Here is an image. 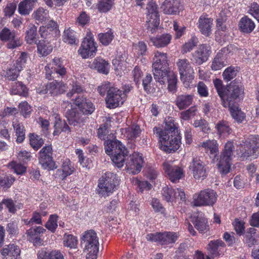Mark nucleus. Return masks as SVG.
Instances as JSON below:
<instances>
[{
  "label": "nucleus",
  "instance_id": "nucleus-1",
  "mask_svg": "<svg viewBox=\"0 0 259 259\" xmlns=\"http://www.w3.org/2000/svg\"><path fill=\"white\" fill-rule=\"evenodd\" d=\"M81 244L87 253V259H96L99 252V240L96 233L93 230L85 231L81 238Z\"/></svg>",
  "mask_w": 259,
  "mask_h": 259
},
{
  "label": "nucleus",
  "instance_id": "nucleus-2",
  "mask_svg": "<svg viewBox=\"0 0 259 259\" xmlns=\"http://www.w3.org/2000/svg\"><path fill=\"white\" fill-rule=\"evenodd\" d=\"M160 134H154L158 138L159 146L161 150L166 153H172L177 151L181 145V136L171 133V135L166 134V132H159Z\"/></svg>",
  "mask_w": 259,
  "mask_h": 259
},
{
  "label": "nucleus",
  "instance_id": "nucleus-3",
  "mask_svg": "<svg viewBox=\"0 0 259 259\" xmlns=\"http://www.w3.org/2000/svg\"><path fill=\"white\" fill-rule=\"evenodd\" d=\"M217 198L218 195L214 190L205 189L193 195L192 203L195 206H212Z\"/></svg>",
  "mask_w": 259,
  "mask_h": 259
},
{
  "label": "nucleus",
  "instance_id": "nucleus-4",
  "mask_svg": "<svg viewBox=\"0 0 259 259\" xmlns=\"http://www.w3.org/2000/svg\"><path fill=\"white\" fill-rule=\"evenodd\" d=\"M234 148L233 143L231 141H228L225 145L217 164L219 171L222 174H226L230 171L232 164Z\"/></svg>",
  "mask_w": 259,
  "mask_h": 259
},
{
  "label": "nucleus",
  "instance_id": "nucleus-5",
  "mask_svg": "<svg viewBox=\"0 0 259 259\" xmlns=\"http://www.w3.org/2000/svg\"><path fill=\"white\" fill-rule=\"evenodd\" d=\"M225 98L222 99L223 106L227 108L235 105L236 100L242 99L244 96V89L241 85L231 83L225 90Z\"/></svg>",
  "mask_w": 259,
  "mask_h": 259
},
{
  "label": "nucleus",
  "instance_id": "nucleus-6",
  "mask_svg": "<svg viewBox=\"0 0 259 259\" xmlns=\"http://www.w3.org/2000/svg\"><path fill=\"white\" fill-rule=\"evenodd\" d=\"M259 154V136H250L240 147L238 154L243 157H255Z\"/></svg>",
  "mask_w": 259,
  "mask_h": 259
},
{
  "label": "nucleus",
  "instance_id": "nucleus-7",
  "mask_svg": "<svg viewBox=\"0 0 259 259\" xmlns=\"http://www.w3.org/2000/svg\"><path fill=\"white\" fill-rule=\"evenodd\" d=\"M114 179L115 175L113 173L107 172L104 174L99 180L98 193L104 197L112 194L116 187Z\"/></svg>",
  "mask_w": 259,
  "mask_h": 259
},
{
  "label": "nucleus",
  "instance_id": "nucleus-8",
  "mask_svg": "<svg viewBox=\"0 0 259 259\" xmlns=\"http://www.w3.org/2000/svg\"><path fill=\"white\" fill-rule=\"evenodd\" d=\"M146 9L147 27L153 33L159 26L160 21L157 6L154 2L150 1L147 4Z\"/></svg>",
  "mask_w": 259,
  "mask_h": 259
},
{
  "label": "nucleus",
  "instance_id": "nucleus-9",
  "mask_svg": "<svg viewBox=\"0 0 259 259\" xmlns=\"http://www.w3.org/2000/svg\"><path fill=\"white\" fill-rule=\"evenodd\" d=\"M97 50V47L92 33L90 32H88L78 51L79 54L82 58L86 59L94 56Z\"/></svg>",
  "mask_w": 259,
  "mask_h": 259
},
{
  "label": "nucleus",
  "instance_id": "nucleus-10",
  "mask_svg": "<svg viewBox=\"0 0 259 259\" xmlns=\"http://www.w3.org/2000/svg\"><path fill=\"white\" fill-rule=\"evenodd\" d=\"M178 238L177 233L164 232L163 233H150L146 236L147 240L158 242L162 245H168L175 243Z\"/></svg>",
  "mask_w": 259,
  "mask_h": 259
},
{
  "label": "nucleus",
  "instance_id": "nucleus-11",
  "mask_svg": "<svg viewBox=\"0 0 259 259\" xmlns=\"http://www.w3.org/2000/svg\"><path fill=\"white\" fill-rule=\"evenodd\" d=\"M143 163L142 155L138 152H134L127 156L125 162V168L130 173L137 174L141 170Z\"/></svg>",
  "mask_w": 259,
  "mask_h": 259
},
{
  "label": "nucleus",
  "instance_id": "nucleus-12",
  "mask_svg": "<svg viewBox=\"0 0 259 259\" xmlns=\"http://www.w3.org/2000/svg\"><path fill=\"white\" fill-rule=\"evenodd\" d=\"M125 95L124 93L114 87L109 90L106 98L107 107L109 108H115L123 104Z\"/></svg>",
  "mask_w": 259,
  "mask_h": 259
},
{
  "label": "nucleus",
  "instance_id": "nucleus-13",
  "mask_svg": "<svg viewBox=\"0 0 259 259\" xmlns=\"http://www.w3.org/2000/svg\"><path fill=\"white\" fill-rule=\"evenodd\" d=\"M163 169L173 183L178 182L184 176L183 169L174 164L172 161H166L163 163Z\"/></svg>",
  "mask_w": 259,
  "mask_h": 259
},
{
  "label": "nucleus",
  "instance_id": "nucleus-14",
  "mask_svg": "<svg viewBox=\"0 0 259 259\" xmlns=\"http://www.w3.org/2000/svg\"><path fill=\"white\" fill-rule=\"evenodd\" d=\"M45 70L46 78L49 80L54 78L55 73L58 74L60 76H63L66 73V69L62 65L59 58H55L52 62L49 63L45 67Z\"/></svg>",
  "mask_w": 259,
  "mask_h": 259
},
{
  "label": "nucleus",
  "instance_id": "nucleus-15",
  "mask_svg": "<svg viewBox=\"0 0 259 259\" xmlns=\"http://www.w3.org/2000/svg\"><path fill=\"white\" fill-rule=\"evenodd\" d=\"M0 39L7 41L8 49H15L22 45V41L16 35L15 31H11L7 27H4L0 32Z\"/></svg>",
  "mask_w": 259,
  "mask_h": 259
},
{
  "label": "nucleus",
  "instance_id": "nucleus-16",
  "mask_svg": "<svg viewBox=\"0 0 259 259\" xmlns=\"http://www.w3.org/2000/svg\"><path fill=\"white\" fill-rule=\"evenodd\" d=\"M189 169L196 180H203L207 177V169L204 163L199 158H193Z\"/></svg>",
  "mask_w": 259,
  "mask_h": 259
},
{
  "label": "nucleus",
  "instance_id": "nucleus-17",
  "mask_svg": "<svg viewBox=\"0 0 259 259\" xmlns=\"http://www.w3.org/2000/svg\"><path fill=\"white\" fill-rule=\"evenodd\" d=\"M163 199L167 202L172 203L177 198H180L182 201H186L185 193L183 190L180 188L173 189L165 186L162 190Z\"/></svg>",
  "mask_w": 259,
  "mask_h": 259
},
{
  "label": "nucleus",
  "instance_id": "nucleus-18",
  "mask_svg": "<svg viewBox=\"0 0 259 259\" xmlns=\"http://www.w3.org/2000/svg\"><path fill=\"white\" fill-rule=\"evenodd\" d=\"M177 65L182 80L184 82H189L193 79V69L187 59H179L177 62Z\"/></svg>",
  "mask_w": 259,
  "mask_h": 259
},
{
  "label": "nucleus",
  "instance_id": "nucleus-19",
  "mask_svg": "<svg viewBox=\"0 0 259 259\" xmlns=\"http://www.w3.org/2000/svg\"><path fill=\"white\" fill-rule=\"evenodd\" d=\"M88 114H84L76 108L68 110L66 117L70 125L76 126L85 122Z\"/></svg>",
  "mask_w": 259,
  "mask_h": 259
},
{
  "label": "nucleus",
  "instance_id": "nucleus-20",
  "mask_svg": "<svg viewBox=\"0 0 259 259\" xmlns=\"http://www.w3.org/2000/svg\"><path fill=\"white\" fill-rule=\"evenodd\" d=\"M39 162L44 169H51L54 163L52 157V148L51 145L44 146L39 151Z\"/></svg>",
  "mask_w": 259,
  "mask_h": 259
},
{
  "label": "nucleus",
  "instance_id": "nucleus-21",
  "mask_svg": "<svg viewBox=\"0 0 259 259\" xmlns=\"http://www.w3.org/2000/svg\"><path fill=\"white\" fill-rule=\"evenodd\" d=\"M210 53V47L202 45L192 54L191 60L196 65H201L208 60Z\"/></svg>",
  "mask_w": 259,
  "mask_h": 259
},
{
  "label": "nucleus",
  "instance_id": "nucleus-22",
  "mask_svg": "<svg viewBox=\"0 0 259 259\" xmlns=\"http://www.w3.org/2000/svg\"><path fill=\"white\" fill-rule=\"evenodd\" d=\"M74 103L78 107L77 109H80L84 114L91 115L95 111V107L93 104L83 96L76 97Z\"/></svg>",
  "mask_w": 259,
  "mask_h": 259
},
{
  "label": "nucleus",
  "instance_id": "nucleus-23",
  "mask_svg": "<svg viewBox=\"0 0 259 259\" xmlns=\"http://www.w3.org/2000/svg\"><path fill=\"white\" fill-rule=\"evenodd\" d=\"M167 56L166 53L157 51L154 52L153 58V69L164 68V70L168 67Z\"/></svg>",
  "mask_w": 259,
  "mask_h": 259
},
{
  "label": "nucleus",
  "instance_id": "nucleus-24",
  "mask_svg": "<svg viewBox=\"0 0 259 259\" xmlns=\"http://www.w3.org/2000/svg\"><path fill=\"white\" fill-rule=\"evenodd\" d=\"M193 101V95L181 94L176 97L175 103L179 110H184L191 106Z\"/></svg>",
  "mask_w": 259,
  "mask_h": 259
},
{
  "label": "nucleus",
  "instance_id": "nucleus-25",
  "mask_svg": "<svg viewBox=\"0 0 259 259\" xmlns=\"http://www.w3.org/2000/svg\"><path fill=\"white\" fill-rule=\"evenodd\" d=\"M181 7V3L178 1L165 0L161 8L165 14L176 15L179 13Z\"/></svg>",
  "mask_w": 259,
  "mask_h": 259
},
{
  "label": "nucleus",
  "instance_id": "nucleus-26",
  "mask_svg": "<svg viewBox=\"0 0 259 259\" xmlns=\"http://www.w3.org/2000/svg\"><path fill=\"white\" fill-rule=\"evenodd\" d=\"M46 229L40 226L31 228L26 232L29 241L32 242L34 245H40L42 240L40 239L39 235L44 233Z\"/></svg>",
  "mask_w": 259,
  "mask_h": 259
},
{
  "label": "nucleus",
  "instance_id": "nucleus-27",
  "mask_svg": "<svg viewBox=\"0 0 259 259\" xmlns=\"http://www.w3.org/2000/svg\"><path fill=\"white\" fill-rule=\"evenodd\" d=\"M4 258L18 259L20 256V249L18 246L13 244L5 246L1 251Z\"/></svg>",
  "mask_w": 259,
  "mask_h": 259
},
{
  "label": "nucleus",
  "instance_id": "nucleus-28",
  "mask_svg": "<svg viewBox=\"0 0 259 259\" xmlns=\"http://www.w3.org/2000/svg\"><path fill=\"white\" fill-rule=\"evenodd\" d=\"M212 19L208 18L206 15L201 16L197 23L199 30L204 35L209 36L211 33Z\"/></svg>",
  "mask_w": 259,
  "mask_h": 259
},
{
  "label": "nucleus",
  "instance_id": "nucleus-29",
  "mask_svg": "<svg viewBox=\"0 0 259 259\" xmlns=\"http://www.w3.org/2000/svg\"><path fill=\"white\" fill-rule=\"evenodd\" d=\"M201 147L213 159L219 154V144L215 140H208L202 142Z\"/></svg>",
  "mask_w": 259,
  "mask_h": 259
},
{
  "label": "nucleus",
  "instance_id": "nucleus-30",
  "mask_svg": "<svg viewBox=\"0 0 259 259\" xmlns=\"http://www.w3.org/2000/svg\"><path fill=\"white\" fill-rule=\"evenodd\" d=\"M104 145L105 152L110 156L116 152L121 151L124 147L121 143L117 140H107L105 141Z\"/></svg>",
  "mask_w": 259,
  "mask_h": 259
},
{
  "label": "nucleus",
  "instance_id": "nucleus-31",
  "mask_svg": "<svg viewBox=\"0 0 259 259\" xmlns=\"http://www.w3.org/2000/svg\"><path fill=\"white\" fill-rule=\"evenodd\" d=\"M65 91V84L61 82L54 81L46 86V89L42 91V94H50L52 95H56L58 94L63 93Z\"/></svg>",
  "mask_w": 259,
  "mask_h": 259
},
{
  "label": "nucleus",
  "instance_id": "nucleus-32",
  "mask_svg": "<svg viewBox=\"0 0 259 259\" xmlns=\"http://www.w3.org/2000/svg\"><path fill=\"white\" fill-rule=\"evenodd\" d=\"M225 246L224 242L221 240L210 241L207 245V250L212 257L219 256L220 252Z\"/></svg>",
  "mask_w": 259,
  "mask_h": 259
},
{
  "label": "nucleus",
  "instance_id": "nucleus-33",
  "mask_svg": "<svg viewBox=\"0 0 259 259\" xmlns=\"http://www.w3.org/2000/svg\"><path fill=\"white\" fill-rule=\"evenodd\" d=\"M154 134H160L159 132H166V134L171 135V133H175V135H179L174 120L168 118L165 121V126L164 129L160 127H154L153 129Z\"/></svg>",
  "mask_w": 259,
  "mask_h": 259
},
{
  "label": "nucleus",
  "instance_id": "nucleus-34",
  "mask_svg": "<svg viewBox=\"0 0 259 259\" xmlns=\"http://www.w3.org/2000/svg\"><path fill=\"white\" fill-rule=\"evenodd\" d=\"M37 259H64V256L59 250L47 251L43 249L38 252Z\"/></svg>",
  "mask_w": 259,
  "mask_h": 259
},
{
  "label": "nucleus",
  "instance_id": "nucleus-35",
  "mask_svg": "<svg viewBox=\"0 0 259 259\" xmlns=\"http://www.w3.org/2000/svg\"><path fill=\"white\" fill-rule=\"evenodd\" d=\"M37 1L23 0L18 5V12L22 15H28L32 11Z\"/></svg>",
  "mask_w": 259,
  "mask_h": 259
},
{
  "label": "nucleus",
  "instance_id": "nucleus-36",
  "mask_svg": "<svg viewBox=\"0 0 259 259\" xmlns=\"http://www.w3.org/2000/svg\"><path fill=\"white\" fill-rule=\"evenodd\" d=\"M171 39V36L169 34H163L161 35L151 37L150 41L153 46L157 48H163L167 46Z\"/></svg>",
  "mask_w": 259,
  "mask_h": 259
},
{
  "label": "nucleus",
  "instance_id": "nucleus-37",
  "mask_svg": "<svg viewBox=\"0 0 259 259\" xmlns=\"http://www.w3.org/2000/svg\"><path fill=\"white\" fill-rule=\"evenodd\" d=\"M154 78L156 81L159 82L160 84H164L169 77L170 71L169 67L164 70V68L153 69Z\"/></svg>",
  "mask_w": 259,
  "mask_h": 259
},
{
  "label": "nucleus",
  "instance_id": "nucleus-38",
  "mask_svg": "<svg viewBox=\"0 0 259 259\" xmlns=\"http://www.w3.org/2000/svg\"><path fill=\"white\" fill-rule=\"evenodd\" d=\"M192 222L195 228L200 233H205L209 230L207 219L201 215L194 217Z\"/></svg>",
  "mask_w": 259,
  "mask_h": 259
},
{
  "label": "nucleus",
  "instance_id": "nucleus-39",
  "mask_svg": "<svg viewBox=\"0 0 259 259\" xmlns=\"http://www.w3.org/2000/svg\"><path fill=\"white\" fill-rule=\"evenodd\" d=\"M91 68L96 69L98 72L107 74L109 72V64L105 60L101 58L95 59L91 64Z\"/></svg>",
  "mask_w": 259,
  "mask_h": 259
},
{
  "label": "nucleus",
  "instance_id": "nucleus-40",
  "mask_svg": "<svg viewBox=\"0 0 259 259\" xmlns=\"http://www.w3.org/2000/svg\"><path fill=\"white\" fill-rule=\"evenodd\" d=\"M13 127L16 136V142L22 143L25 139V129L24 125L17 121H13Z\"/></svg>",
  "mask_w": 259,
  "mask_h": 259
},
{
  "label": "nucleus",
  "instance_id": "nucleus-41",
  "mask_svg": "<svg viewBox=\"0 0 259 259\" xmlns=\"http://www.w3.org/2000/svg\"><path fill=\"white\" fill-rule=\"evenodd\" d=\"M239 26L241 31L245 33H250L255 28L254 22L247 16H244L240 19Z\"/></svg>",
  "mask_w": 259,
  "mask_h": 259
},
{
  "label": "nucleus",
  "instance_id": "nucleus-42",
  "mask_svg": "<svg viewBox=\"0 0 259 259\" xmlns=\"http://www.w3.org/2000/svg\"><path fill=\"white\" fill-rule=\"evenodd\" d=\"M217 134L220 137L225 138L229 135L231 132V128L230 127L228 123L224 120L219 121L215 126Z\"/></svg>",
  "mask_w": 259,
  "mask_h": 259
},
{
  "label": "nucleus",
  "instance_id": "nucleus-43",
  "mask_svg": "<svg viewBox=\"0 0 259 259\" xmlns=\"http://www.w3.org/2000/svg\"><path fill=\"white\" fill-rule=\"evenodd\" d=\"M125 147H124L121 151L116 152L110 155L113 162L118 168H121L124 165V164H125L126 159L127 157V155H125Z\"/></svg>",
  "mask_w": 259,
  "mask_h": 259
},
{
  "label": "nucleus",
  "instance_id": "nucleus-44",
  "mask_svg": "<svg viewBox=\"0 0 259 259\" xmlns=\"http://www.w3.org/2000/svg\"><path fill=\"white\" fill-rule=\"evenodd\" d=\"M141 132L140 126L133 124L125 129V136L128 140L133 141L140 136Z\"/></svg>",
  "mask_w": 259,
  "mask_h": 259
},
{
  "label": "nucleus",
  "instance_id": "nucleus-45",
  "mask_svg": "<svg viewBox=\"0 0 259 259\" xmlns=\"http://www.w3.org/2000/svg\"><path fill=\"white\" fill-rule=\"evenodd\" d=\"M232 117L238 122H242L245 118V114L235 105L228 106Z\"/></svg>",
  "mask_w": 259,
  "mask_h": 259
},
{
  "label": "nucleus",
  "instance_id": "nucleus-46",
  "mask_svg": "<svg viewBox=\"0 0 259 259\" xmlns=\"http://www.w3.org/2000/svg\"><path fill=\"white\" fill-rule=\"evenodd\" d=\"M37 27L33 24L29 25L26 32L25 40L29 44H35L37 41Z\"/></svg>",
  "mask_w": 259,
  "mask_h": 259
},
{
  "label": "nucleus",
  "instance_id": "nucleus-47",
  "mask_svg": "<svg viewBox=\"0 0 259 259\" xmlns=\"http://www.w3.org/2000/svg\"><path fill=\"white\" fill-rule=\"evenodd\" d=\"M11 93L13 95H19L20 96L26 97L28 94V89L21 82H17L14 83L11 90Z\"/></svg>",
  "mask_w": 259,
  "mask_h": 259
},
{
  "label": "nucleus",
  "instance_id": "nucleus-48",
  "mask_svg": "<svg viewBox=\"0 0 259 259\" xmlns=\"http://www.w3.org/2000/svg\"><path fill=\"white\" fill-rule=\"evenodd\" d=\"M63 40L70 45L77 44L78 42V40L76 38V33L70 28L64 30Z\"/></svg>",
  "mask_w": 259,
  "mask_h": 259
},
{
  "label": "nucleus",
  "instance_id": "nucleus-49",
  "mask_svg": "<svg viewBox=\"0 0 259 259\" xmlns=\"http://www.w3.org/2000/svg\"><path fill=\"white\" fill-rule=\"evenodd\" d=\"M114 0H100L97 5L99 12L106 13L110 11L114 5Z\"/></svg>",
  "mask_w": 259,
  "mask_h": 259
},
{
  "label": "nucleus",
  "instance_id": "nucleus-50",
  "mask_svg": "<svg viewBox=\"0 0 259 259\" xmlns=\"http://www.w3.org/2000/svg\"><path fill=\"white\" fill-rule=\"evenodd\" d=\"M53 50V47L46 41H39L37 44V51L42 56H46L50 54Z\"/></svg>",
  "mask_w": 259,
  "mask_h": 259
},
{
  "label": "nucleus",
  "instance_id": "nucleus-51",
  "mask_svg": "<svg viewBox=\"0 0 259 259\" xmlns=\"http://www.w3.org/2000/svg\"><path fill=\"white\" fill-rule=\"evenodd\" d=\"M29 138L30 144L34 150H38L44 143L43 139L34 134H29Z\"/></svg>",
  "mask_w": 259,
  "mask_h": 259
},
{
  "label": "nucleus",
  "instance_id": "nucleus-52",
  "mask_svg": "<svg viewBox=\"0 0 259 259\" xmlns=\"http://www.w3.org/2000/svg\"><path fill=\"white\" fill-rule=\"evenodd\" d=\"M63 244L69 248H75L77 244L76 237L72 234H65L63 237Z\"/></svg>",
  "mask_w": 259,
  "mask_h": 259
},
{
  "label": "nucleus",
  "instance_id": "nucleus-53",
  "mask_svg": "<svg viewBox=\"0 0 259 259\" xmlns=\"http://www.w3.org/2000/svg\"><path fill=\"white\" fill-rule=\"evenodd\" d=\"M34 18L40 22L46 21L49 18V12L42 8H38L33 13Z\"/></svg>",
  "mask_w": 259,
  "mask_h": 259
},
{
  "label": "nucleus",
  "instance_id": "nucleus-54",
  "mask_svg": "<svg viewBox=\"0 0 259 259\" xmlns=\"http://www.w3.org/2000/svg\"><path fill=\"white\" fill-rule=\"evenodd\" d=\"M226 64L221 55H217L213 59L211 66V69L214 71L221 70Z\"/></svg>",
  "mask_w": 259,
  "mask_h": 259
},
{
  "label": "nucleus",
  "instance_id": "nucleus-55",
  "mask_svg": "<svg viewBox=\"0 0 259 259\" xmlns=\"http://www.w3.org/2000/svg\"><path fill=\"white\" fill-rule=\"evenodd\" d=\"M197 112L196 106H192L188 109L182 111L180 113V118L184 120H189L193 117Z\"/></svg>",
  "mask_w": 259,
  "mask_h": 259
},
{
  "label": "nucleus",
  "instance_id": "nucleus-56",
  "mask_svg": "<svg viewBox=\"0 0 259 259\" xmlns=\"http://www.w3.org/2000/svg\"><path fill=\"white\" fill-rule=\"evenodd\" d=\"M58 216L56 214H52L50 216L49 220L45 224L46 228L51 232H55L57 227Z\"/></svg>",
  "mask_w": 259,
  "mask_h": 259
},
{
  "label": "nucleus",
  "instance_id": "nucleus-57",
  "mask_svg": "<svg viewBox=\"0 0 259 259\" xmlns=\"http://www.w3.org/2000/svg\"><path fill=\"white\" fill-rule=\"evenodd\" d=\"M8 167L12 169L14 172L17 175H22L24 174L26 170V167L20 163L13 161L8 164Z\"/></svg>",
  "mask_w": 259,
  "mask_h": 259
},
{
  "label": "nucleus",
  "instance_id": "nucleus-58",
  "mask_svg": "<svg viewBox=\"0 0 259 259\" xmlns=\"http://www.w3.org/2000/svg\"><path fill=\"white\" fill-rule=\"evenodd\" d=\"M166 81L168 82V91L172 93H175L177 91V78L173 72L170 73Z\"/></svg>",
  "mask_w": 259,
  "mask_h": 259
},
{
  "label": "nucleus",
  "instance_id": "nucleus-59",
  "mask_svg": "<svg viewBox=\"0 0 259 259\" xmlns=\"http://www.w3.org/2000/svg\"><path fill=\"white\" fill-rule=\"evenodd\" d=\"M27 59V54L25 52L21 53L20 57L17 60L16 63L14 65V66L17 68L18 70L21 71L25 67Z\"/></svg>",
  "mask_w": 259,
  "mask_h": 259
},
{
  "label": "nucleus",
  "instance_id": "nucleus-60",
  "mask_svg": "<svg viewBox=\"0 0 259 259\" xmlns=\"http://www.w3.org/2000/svg\"><path fill=\"white\" fill-rule=\"evenodd\" d=\"M100 41L104 46L108 45L112 40L114 35L111 31L101 33L98 35Z\"/></svg>",
  "mask_w": 259,
  "mask_h": 259
},
{
  "label": "nucleus",
  "instance_id": "nucleus-61",
  "mask_svg": "<svg viewBox=\"0 0 259 259\" xmlns=\"http://www.w3.org/2000/svg\"><path fill=\"white\" fill-rule=\"evenodd\" d=\"M62 172L65 177L71 175L74 170V168L69 159H65L62 163Z\"/></svg>",
  "mask_w": 259,
  "mask_h": 259
},
{
  "label": "nucleus",
  "instance_id": "nucleus-62",
  "mask_svg": "<svg viewBox=\"0 0 259 259\" xmlns=\"http://www.w3.org/2000/svg\"><path fill=\"white\" fill-rule=\"evenodd\" d=\"M197 43V39L196 37L193 36L186 43H185L182 48V52L183 54H185L188 52L191 51Z\"/></svg>",
  "mask_w": 259,
  "mask_h": 259
},
{
  "label": "nucleus",
  "instance_id": "nucleus-63",
  "mask_svg": "<svg viewBox=\"0 0 259 259\" xmlns=\"http://www.w3.org/2000/svg\"><path fill=\"white\" fill-rule=\"evenodd\" d=\"M193 125L195 127H200L204 133H208L210 131L208 123L203 119L195 120Z\"/></svg>",
  "mask_w": 259,
  "mask_h": 259
},
{
  "label": "nucleus",
  "instance_id": "nucleus-64",
  "mask_svg": "<svg viewBox=\"0 0 259 259\" xmlns=\"http://www.w3.org/2000/svg\"><path fill=\"white\" fill-rule=\"evenodd\" d=\"M248 13L259 22V5L257 3L250 4Z\"/></svg>",
  "mask_w": 259,
  "mask_h": 259
}]
</instances>
